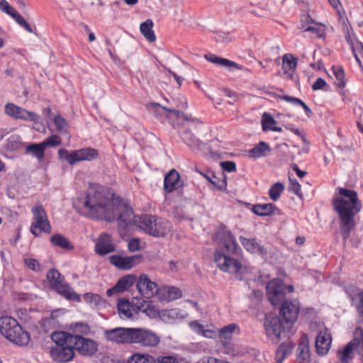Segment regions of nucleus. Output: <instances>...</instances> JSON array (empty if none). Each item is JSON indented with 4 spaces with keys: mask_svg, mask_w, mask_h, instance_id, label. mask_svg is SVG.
I'll return each mask as SVG.
<instances>
[{
    "mask_svg": "<svg viewBox=\"0 0 363 363\" xmlns=\"http://www.w3.org/2000/svg\"><path fill=\"white\" fill-rule=\"evenodd\" d=\"M286 128L301 138V140L303 143V147L302 148V151L305 153H308L309 152V149H310V143L307 140L305 133L303 131L300 130L299 129L294 128L291 125H286Z\"/></svg>",
    "mask_w": 363,
    "mask_h": 363,
    "instance_id": "a18cd8bd",
    "label": "nucleus"
},
{
    "mask_svg": "<svg viewBox=\"0 0 363 363\" xmlns=\"http://www.w3.org/2000/svg\"><path fill=\"white\" fill-rule=\"evenodd\" d=\"M50 242L52 245L65 250H71L74 246L65 236L60 234H55L50 238Z\"/></svg>",
    "mask_w": 363,
    "mask_h": 363,
    "instance_id": "4c0bfd02",
    "label": "nucleus"
},
{
    "mask_svg": "<svg viewBox=\"0 0 363 363\" xmlns=\"http://www.w3.org/2000/svg\"><path fill=\"white\" fill-rule=\"evenodd\" d=\"M136 277L134 274L125 275L118 280L116 289H118V291L123 292L133 286Z\"/></svg>",
    "mask_w": 363,
    "mask_h": 363,
    "instance_id": "e433bc0d",
    "label": "nucleus"
},
{
    "mask_svg": "<svg viewBox=\"0 0 363 363\" xmlns=\"http://www.w3.org/2000/svg\"><path fill=\"white\" fill-rule=\"evenodd\" d=\"M5 113L6 115L16 119L23 121H30L33 122H38L39 116L32 111H28L20 106L12 103H9L5 106Z\"/></svg>",
    "mask_w": 363,
    "mask_h": 363,
    "instance_id": "dca6fc26",
    "label": "nucleus"
},
{
    "mask_svg": "<svg viewBox=\"0 0 363 363\" xmlns=\"http://www.w3.org/2000/svg\"><path fill=\"white\" fill-rule=\"evenodd\" d=\"M266 290L267 298L273 306L279 304L284 298L285 286L281 279H274L270 281Z\"/></svg>",
    "mask_w": 363,
    "mask_h": 363,
    "instance_id": "4468645a",
    "label": "nucleus"
},
{
    "mask_svg": "<svg viewBox=\"0 0 363 363\" xmlns=\"http://www.w3.org/2000/svg\"><path fill=\"white\" fill-rule=\"evenodd\" d=\"M58 334H69L66 332H53L51 334V339L56 343V346L52 347L50 352V356L55 362L64 363L71 361L74 357L73 344H69L67 341L62 339L58 341L55 339V335Z\"/></svg>",
    "mask_w": 363,
    "mask_h": 363,
    "instance_id": "1a4fd4ad",
    "label": "nucleus"
},
{
    "mask_svg": "<svg viewBox=\"0 0 363 363\" xmlns=\"http://www.w3.org/2000/svg\"><path fill=\"white\" fill-rule=\"evenodd\" d=\"M118 311L123 319H133L135 311L133 306L126 299H119L118 302Z\"/></svg>",
    "mask_w": 363,
    "mask_h": 363,
    "instance_id": "c756f323",
    "label": "nucleus"
},
{
    "mask_svg": "<svg viewBox=\"0 0 363 363\" xmlns=\"http://www.w3.org/2000/svg\"><path fill=\"white\" fill-rule=\"evenodd\" d=\"M136 289L141 296L146 298H150L156 293L158 294L157 284L151 281L148 276L142 274L137 279Z\"/></svg>",
    "mask_w": 363,
    "mask_h": 363,
    "instance_id": "a211bd4d",
    "label": "nucleus"
},
{
    "mask_svg": "<svg viewBox=\"0 0 363 363\" xmlns=\"http://www.w3.org/2000/svg\"><path fill=\"white\" fill-rule=\"evenodd\" d=\"M354 351L363 357V328L357 327L354 332V338L337 352L339 362L350 363L354 358Z\"/></svg>",
    "mask_w": 363,
    "mask_h": 363,
    "instance_id": "0eeeda50",
    "label": "nucleus"
},
{
    "mask_svg": "<svg viewBox=\"0 0 363 363\" xmlns=\"http://www.w3.org/2000/svg\"><path fill=\"white\" fill-rule=\"evenodd\" d=\"M133 328L118 327L104 331V337L117 344H131Z\"/></svg>",
    "mask_w": 363,
    "mask_h": 363,
    "instance_id": "ddd939ff",
    "label": "nucleus"
},
{
    "mask_svg": "<svg viewBox=\"0 0 363 363\" xmlns=\"http://www.w3.org/2000/svg\"><path fill=\"white\" fill-rule=\"evenodd\" d=\"M300 310L299 303L297 300L285 301L280 309V317L286 322V328H291L298 318Z\"/></svg>",
    "mask_w": 363,
    "mask_h": 363,
    "instance_id": "f8f14e48",
    "label": "nucleus"
},
{
    "mask_svg": "<svg viewBox=\"0 0 363 363\" xmlns=\"http://www.w3.org/2000/svg\"><path fill=\"white\" fill-rule=\"evenodd\" d=\"M244 248L250 253H257L261 255H266L267 251L255 238L248 239L243 236L239 238Z\"/></svg>",
    "mask_w": 363,
    "mask_h": 363,
    "instance_id": "4be33fe9",
    "label": "nucleus"
},
{
    "mask_svg": "<svg viewBox=\"0 0 363 363\" xmlns=\"http://www.w3.org/2000/svg\"><path fill=\"white\" fill-rule=\"evenodd\" d=\"M143 260V257L141 255H135L130 257H122L121 255H112L109 257L110 263L116 268L122 270H129L140 264Z\"/></svg>",
    "mask_w": 363,
    "mask_h": 363,
    "instance_id": "2eb2a0df",
    "label": "nucleus"
},
{
    "mask_svg": "<svg viewBox=\"0 0 363 363\" xmlns=\"http://www.w3.org/2000/svg\"><path fill=\"white\" fill-rule=\"evenodd\" d=\"M0 334L17 346L26 347L30 342V333L23 330L17 320L10 315L0 317Z\"/></svg>",
    "mask_w": 363,
    "mask_h": 363,
    "instance_id": "20e7f679",
    "label": "nucleus"
},
{
    "mask_svg": "<svg viewBox=\"0 0 363 363\" xmlns=\"http://www.w3.org/2000/svg\"><path fill=\"white\" fill-rule=\"evenodd\" d=\"M327 85L326 82L322 78H318L312 85L313 90H319L323 89Z\"/></svg>",
    "mask_w": 363,
    "mask_h": 363,
    "instance_id": "e2e57ef3",
    "label": "nucleus"
},
{
    "mask_svg": "<svg viewBox=\"0 0 363 363\" xmlns=\"http://www.w3.org/2000/svg\"><path fill=\"white\" fill-rule=\"evenodd\" d=\"M73 331L76 335H87L90 332V328L86 323H76L72 325Z\"/></svg>",
    "mask_w": 363,
    "mask_h": 363,
    "instance_id": "864d4df0",
    "label": "nucleus"
},
{
    "mask_svg": "<svg viewBox=\"0 0 363 363\" xmlns=\"http://www.w3.org/2000/svg\"><path fill=\"white\" fill-rule=\"evenodd\" d=\"M331 341L332 337L329 330L326 328L323 330H320L318 333L315 340V348L317 352L322 356L326 354L330 347Z\"/></svg>",
    "mask_w": 363,
    "mask_h": 363,
    "instance_id": "aec40b11",
    "label": "nucleus"
},
{
    "mask_svg": "<svg viewBox=\"0 0 363 363\" xmlns=\"http://www.w3.org/2000/svg\"><path fill=\"white\" fill-rule=\"evenodd\" d=\"M74 206L82 214L93 219L111 222L117 218L119 225L123 228L132 223L137 225L135 220L140 217L135 216L131 208L116 204L99 187L89 188L86 196L79 199Z\"/></svg>",
    "mask_w": 363,
    "mask_h": 363,
    "instance_id": "f257e3e1",
    "label": "nucleus"
},
{
    "mask_svg": "<svg viewBox=\"0 0 363 363\" xmlns=\"http://www.w3.org/2000/svg\"><path fill=\"white\" fill-rule=\"evenodd\" d=\"M31 211L35 220L30 225L31 233L36 237L42 232L50 233L51 232V226L43 206H35L32 208Z\"/></svg>",
    "mask_w": 363,
    "mask_h": 363,
    "instance_id": "9b49d317",
    "label": "nucleus"
},
{
    "mask_svg": "<svg viewBox=\"0 0 363 363\" xmlns=\"http://www.w3.org/2000/svg\"><path fill=\"white\" fill-rule=\"evenodd\" d=\"M153 28V22L151 19H147L140 26V30L145 39L149 42H155L156 36L155 35Z\"/></svg>",
    "mask_w": 363,
    "mask_h": 363,
    "instance_id": "2f4dec72",
    "label": "nucleus"
},
{
    "mask_svg": "<svg viewBox=\"0 0 363 363\" xmlns=\"http://www.w3.org/2000/svg\"><path fill=\"white\" fill-rule=\"evenodd\" d=\"M290 184L289 191L297 195L299 198H302L301 188L300 184L296 179H289Z\"/></svg>",
    "mask_w": 363,
    "mask_h": 363,
    "instance_id": "6e6d98bb",
    "label": "nucleus"
},
{
    "mask_svg": "<svg viewBox=\"0 0 363 363\" xmlns=\"http://www.w3.org/2000/svg\"><path fill=\"white\" fill-rule=\"evenodd\" d=\"M281 99L284 100L286 102L291 103L294 105H299V106H302L306 116L308 118L312 116L313 112H312L311 109L305 104V102H303L301 99L296 98V97L287 96V95H284V96H281Z\"/></svg>",
    "mask_w": 363,
    "mask_h": 363,
    "instance_id": "37998d69",
    "label": "nucleus"
},
{
    "mask_svg": "<svg viewBox=\"0 0 363 363\" xmlns=\"http://www.w3.org/2000/svg\"><path fill=\"white\" fill-rule=\"evenodd\" d=\"M298 363H309L310 353L309 346L306 342H301L298 347Z\"/></svg>",
    "mask_w": 363,
    "mask_h": 363,
    "instance_id": "58836bf2",
    "label": "nucleus"
},
{
    "mask_svg": "<svg viewBox=\"0 0 363 363\" xmlns=\"http://www.w3.org/2000/svg\"><path fill=\"white\" fill-rule=\"evenodd\" d=\"M220 166L223 170L228 172H233L236 171V164L233 161H225L220 163Z\"/></svg>",
    "mask_w": 363,
    "mask_h": 363,
    "instance_id": "13d9d810",
    "label": "nucleus"
},
{
    "mask_svg": "<svg viewBox=\"0 0 363 363\" xmlns=\"http://www.w3.org/2000/svg\"><path fill=\"white\" fill-rule=\"evenodd\" d=\"M45 148L43 143H33L28 145L26 148V153L30 154L35 157L39 161H42L45 157Z\"/></svg>",
    "mask_w": 363,
    "mask_h": 363,
    "instance_id": "473e14b6",
    "label": "nucleus"
},
{
    "mask_svg": "<svg viewBox=\"0 0 363 363\" xmlns=\"http://www.w3.org/2000/svg\"><path fill=\"white\" fill-rule=\"evenodd\" d=\"M332 71L336 78L335 84L340 88H344L346 85V80L343 68L340 66H333Z\"/></svg>",
    "mask_w": 363,
    "mask_h": 363,
    "instance_id": "79ce46f5",
    "label": "nucleus"
},
{
    "mask_svg": "<svg viewBox=\"0 0 363 363\" xmlns=\"http://www.w3.org/2000/svg\"><path fill=\"white\" fill-rule=\"evenodd\" d=\"M220 240V249L215 252L214 260L217 267L222 271L229 273H238L242 268V264L233 255H238L241 249L236 242L235 237L228 230L218 233Z\"/></svg>",
    "mask_w": 363,
    "mask_h": 363,
    "instance_id": "7ed1b4c3",
    "label": "nucleus"
},
{
    "mask_svg": "<svg viewBox=\"0 0 363 363\" xmlns=\"http://www.w3.org/2000/svg\"><path fill=\"white\" fill-rule=\"evenodd\" d=\"M182 140L191 148H199L201 142L189 130H185L182 134Z\"/></svg>",
    "mask_w": 363,
    "mask_h": 363,
    "instance_id": "a19ab883",
    "label": "nucleus"
},
{
    "mask_svg": "<svg viewBox=\"0 0 363 363\" xmlns=\"http://www.w3.org/2000/svg\"><path fill=\"white\" fill-rule=\"evenodd\" d=\"M270 151V147L265 142H259L255 147L250 150L248 155L251 158L264 157L267 152Z\"/></svg>",
    "mask_w": 363,
    "mask_h": 363,
    "instance_id": "c9c22d12",
    "label": "nucleus"
},
{
    "mask_svg": "<svg viewBox=\"0 0 363 363\" xmlns=\"http://www.w3.org/2000/svg\"><path fill=\"white\" fill-rule=\"evenodd\" d=\"M164 315H167L170 320L183 319L186 314L179 308H171L164 311Z\"/></svg>",
    "mask_w": 363,
    "mask_h": 363,
    "instance_id": "3c124183",
    "label": "nucleus"
},
{
    "mask_svg": "<svg viewBox=\"0 0 363 363\" xmlns=\"http://www.w3.org/2000/svg\"><path fill=\"white\" fill-rule=\"evenodd\" d=\"M148 108L150 111H152L155 115H166L167 116V113H172L176 115V116L179 119H182L186 121H194L193 118H190L189 116L183 113L182 112H180L179 111H175L173 109H169L167 108L160 104L157 103H151Z\"/></svg>",
    "mask_w": 363,
    "mask_h": 363,
    "instance_id": "b1692460",
    "label": "nucleus"
},
{
    "mask_svg": "<svg viewBox=\"0 0 363 363\" xmlns=\"http://www.w3.org/2000/svg\"><path fill=\"white\" fill-rule=\"evenodd\" d=\"M130 363H156L152 356L148 354H133L130 357Z\"/></svg>",
    "mask_w": 363,
    "mask_h": 363,
    "instance_id": "de8ad7c7",
    "label": "nucleus"
},
{
    "mask_svg": "<svg viewBox=\"0 0 363 363\" xmlns=\"http://www.w3.org/2000/svg\"><path fill=\"white\" fill-rule=\"evenodd\" d=\"M297 66V58L292 54H286L282 57V69L286 78L291 79L296 72Z\"/></svg>",
    "mask_w": 363,
    "mask_h": 363,
    "instance_id": "a878e982",
    "label": "nucleus"
},
{
    "mask_svg": "<svg viewBox=\"0 0 363 363\" xmlns=\"http://www.w3.org/2000/svg\"><path fill=\"white\" fill-rule=\"evenodd\" d=\"M47 279L50 287L68 300L79 301V296L64 281V277L55 269L47 274Z\"/></svg>",
    "mask_w": 363,
    "mask_h": 363,
    "instance_id": "6e6552de",
    "label": "nucleus"
},
{
    "mask_svg": "<svg viewBox=\"0 0 363 363\" xmlns=\"http://www.w3.org/2000/svg\"><path fill=\"white\" fill-rule=\"evenodd\" d=\"M286 322L280 317H274L270 320H267L265 330L268 336H274L277 340H281V335L288 333L291 328H286Z\"/></svg>",
    "mask_w": 363,
    "mask_h": 363,
    "instance_id": "f3484780",
    "label": "nucleus"
},
{
    "mask_svg": "<svg viewBox=\"0 0 363 363\" xmlns=\"http://www.w3.org/2000/svg\"><path fill=\"white\" fill-rule=\"evenodd\" d=\"M55 337L58 341L63 339L67 343L73 344L74 349L84 356H91L98 350V344L96 341L84 338L80 335L58 334Z\"/></svg>",
    "mask_w": 363,
    "mask_h": 363,
    "instance_id": "423d86ee",
    "label": "nucleus"
},
{
    "mask_svg": "<svg viewBox=\"0 0 363 363\" xmlns=\"http://www.w3.org/2000/svg\"><path fill=\"white\" fill-rule=\"evenodd\" d=\"M45 148L48 147H56L62 143L61 138L57 135H52L42 142Z\"/></svg>",
    "mask_w": 363,
    "mask_h": 363,
    "instance_id": "5fc2aeb1",
    "label": "nucleus"
},
{
    "mask_svg": "<svg viewBox=\"0 0 363 363\" xmlns=\"http://www.w3.org/2000/svg\"><path fill=\"white\" fill-rule=\"evenodd\" d=\"M284 185L279 182L274 184L269 190V196L273 201H277L284 191Z\"/></svg>",
    "mask_w": 363,
    "mask_h": 363,
    "instance_id": "c03bdc74",
    "label": "nucleus"
},
{
    "mask_svg": "<svg viewBox=\"0 0 363 363\" xmlns=\"http://www.w3.org/2000/svg\"><path fill=\"white\" fill-rule=\"evenodd\" d=\"M218 359L212 357H206L201 359L198 363H218Z\"/></svg>",
    "mask_w": 363,
    "mask_h": 363,
    "instance_id": "774afa93",
    "label": "nucleus"
},
{
    "mask_svg": "<svg viewBox=\"0 0 363 363\" xmlns=\"http://www.w3.org/2000/svg\"><path fill=\"white\" fill-rule=\"evenodd\" d=\"M180 176L175 170H171L164 177V189L166 192L170 193L180 186Z\"/></svg>",
    "mask_w": 363,
    "mask_h": 363,
    "instance_id": "c85d7f7f",
    "label": "nucleus"
},
{
    "mask_svg": "<svg viewBox=\"0 0 363 363\" xmlns=\"http://www.w3.org/2000/svg\"><path fill=\"white\" fill-rule=\"evenodd\" d=\"M53 122L57 130L61 133H67L68 129V123L61 115H56L53 118Z\"/></svg>",
    "mask_w": 363,
    "mask_h": 363,
    "instance_id": "09e8293b",
    "label": "nucleus"
},
{
    "mask_svg": "<svg viewBox=\"0 0 363 363\" xmlns=\"http://www.w3.org/2000/svg\"><path fill=\"white\" fill-rule=\"evenodd\" d=\"M276 121L268 113H264L262 116V125L264 131L272 130L275 132H281V128L274 126Z\"/></svg>",
    "mask_w": 363,
    "mask_h": 363,
    "instance_id": "ea45409f",
    "label": "nucleus"
},
{
    "mask_svg": "<svg viewBox=\"0 0 363 363\" xmlns=\"http://www.w3.org/2000/svg\"><path fill=\"white\" fill-rule=\"evenodd\" d=\"M58 156L60 160H66L70 165L74 164V150L69 152L66 149H60Z\"/></svg>",
    "mask_w": 363,
    "mask_h": 363,
    "instance_id": "603ef678",
    "label": "nucleus"
},
{
    "mask_svg": "<svg viewBox=\"0 0 363 363\" xmlns=\"http://www.w3.org/2000/svg\"><path fill=\"white\" fill-rule=\"evenodd\" d=\"M135 220L141 230L155 238H164L172 229L169 220L152 215H142Z\"/></svg>",
    "mask_w": 363,
    "mask_h": 363,
    "instance_id": "39448f33",
    "label": "nucleus"
},
{
    "mask_svg": "<svg viewBox=\"0 0 363 363\" xmlns=\"http://www.w3.org/2000/svg\"><path fill=\"white\" fill-rule=\"evenodd\" d=\"M182 296V291L180 289L175 286H166L160 289L158 291V297L161 301H172L178 299Z\"/></svg>",
    "mask_w": 363,
    "mask_h": 363,
    "instance_id": "bb28decb",
    "label": "nucleus"
},
{
    "mask_svg": "<svg viewBox=\"0 0 363 363\" xmlns=\"http://www.w3.org/2000/svg\"><path fill=\"white\" fill-rule=\"evenodd\" d=\"M160 342V337L156 333L145 328H133L131 344L143 347H154Z\"/></svg>",
    "mask_w": 363,
    "mask_h": 363,
    "instance_id": "9d476101",
    "label": "nucleus"
},
{
    "mask_svg": "<svg viewBox=\"0 0 363 363\" xmlns=\"http://www.w3.org/2000/svg\"><path fill=\"white\" fill-rule=\"evenodd\" d=\"M210 182L219 190L225 189L227 186L225 175L223 172L220 174V177L213 174V179H210Z\"/></svg>",
    "mask_w": 363,
    "mask_h": 363,
    "instance_id": "8fccbe9b",
    "label": "nucleus"
},
{
    "mask_svg": "<svg viewBox=\"0 0 363 363\" xmlns=\"http://www.w3.org/2000/svg\"><path fill=\"white\" fill-rule=\"evenodd\" d=\"M340 196L334 197L333 206L339 218L340 230L344 241L355 228V216L362 209L357 193L351 189L339 187Z\"/></svg>",
    "mask_w": 363,
    "mask_h": 363,
    "instance_id": "f03ea898",
    "label": "nucleus"
},
{
    "mask_svg": "<svg viewBox=\"0 0 363 363\" xmlns=\"http://www.w3.org/2000/svg\"><path fill=\"white\" fill-rule=\"evenodd\" d=\"M293 345L290 342H284L278 347L275 354L274 363H282L285 357L291 353Z\"/></svg>",
    "mask_w": 363,
    "mask_h": 363,
    "instance_id": "72a5a7b5",
    "label": "nucleus"
},
{
    "mask_svg": "<svg viewBox=\"0 0 363 363\" xmlns=\"http://www.w3.org/2000/svg\"><path fill=\"white\" fill-rule=\"evenodd\" d=\"M204 58L208 62L215 64L218 66L227 68L228 69H240L241 66L228 59L219 57L216 55L209 53L204 55Z\"/></svg>",
    "mask_w": 363,
    "mask_h": 363,
    "instance_id": "393cba45",
    "label": "nucleus"
},
{
    "mask_svg": "<svg viewBox=\"0 0 363 363\" xmlns=\"http://www.w3.org/2000/svg\"><path fill=\"white\" fill-rule=\"evenodd\" d=\"M0 10L3 12L10 15L13 19L22 27H23L28 32L33 33V30L31 26L23 18V17L17 13L15 9L9 5L6 0H0Z\"/></svg>",
    "mask_w": 363,
    "mask_h": 363,
    "instance_id": "412c9836",
    "label": "nucleus"
},
{
    "mask_svg": "<svg viewBox=\"0 0 363 363\" xmlns=\"http://www.w3.org/2000/svg\"><path fill=\"white\" fill-rule=\"evenodd\" d=\"M115 251V245L110 235L101 234L95 245V252L100 256H104Z\"/></svg>",
    "mask_w": 363,
    "mask_h": 363,
    "instance_id": "6ab92c4d",
    "label": "nucleus"
},
{
    "mask_svg": "<svg viewBox=\"0 0 363 363\" xmlns=\"http://www.w3.org/2000/svg\"><path fill=\"white\" fill-rule=\"evenodd\" d=\"M252 212L259 216H268L273 215L279 208L273 203L256 204L252 207Z\"/></svg>",
    "mask_w": 363,
    "mask_h": 363,
    "instance_id": "7c9ffc66",
    "label": "nucleus"
},
{
    "mask_svg": "<svg viewBox=\"0 0 363 363\" xmlns=\"http://www.w3.org/2000/svg\"><path fill=\"white\" fill-rule=\"evenodd\" d=\"M238 328V325L235 323H230L226 326H224L219 331L220 338L224 340H230L233 333Z\"/></svg>",
    "mask_w": 363,
    "mask_h": 363,
    "instance_id": "49530a36",
    "label": "nucleus"
},
{
    "mask_svg": "<svg viewBox=\"0 0 363 363\" xmlns=\"http://www.w3.org/2000/svg\"><path fill=\"white\" fill-rule=\"evenodd\" d=\"M190 327L196 333L204 335L205 330L203 329V326L199 323L196 321L192 322L190 323Z\"/></svg>",
    "mask_w": 363,
    "mask_h": 363,
    "instance_id": "0e129e2a",
    "label": "nucleus"
},
{
    "mask_svg": "<svg viewBox=\"0 0 363 363\" xmlns=\"http://www.w3.org/2000/svg\"><path fill=\"white\" fill-rule=\"evenodd\" d=\"M128 250L130 252H135L140 249V240L137 238H133L129 240L128 242Z\"/></svg>",
    "mask_w": 363,
    "mask_h": 363,
    "instance_id": "680f3d73",
    "label": "nucleus"
},
{
    "mask_svg": "<svg viewBox=\"0 0 363 363\" xmlns=\"http://www.w3.org/2000/svg\"><path fill=\"white\" fill-rule=\"evenodd\" d=\"M135 303L138 311L145 313L149 318H155L159 314L158 308L151 301H145L141 298H135Z\"/></svg>",
    "mask_w": 363,
    "mask_h": 363,
    "instance_id": "5701e85b",
    "label": "nucleus"
},
{
    "mask_svg": "<svg viewBox=\"0 0 363 363\" xmlns=\"http://www.w3.org/2000/svg\"><path fill=\"white\" fill-rule=\"evenodd\" d=\"M304 31L313 32L315 33L319 38H324L325 35V28L323 25H320V27L318 28L308 26L304 30Z\"/></svg>",
    "mask_w": 363,
    "mask_h": 363,
    "instance_id": "4d7b16f0",
    "label": "nucleus"
},
{
    "mask_svg": "<svg viewBox=\"0 0 363 363\" xmlns=\"http://www.w3.org/2000/svg\"><path fill=\"white\" fill-rule=\"evenodd\" d=\"M25 264L29 269L33 271L40 270V264L36 259L32 258L26 259Z\"/></svg>",
    "mask_w": 363,
    "mask_h": 363,
    "instance_id": "bf43d9fd",
    "label": "nucleus"
},
{
    "mask_svg": "<svg viewBox=\"0 0 363 363\" xmlns=\"http://www.w3.org/2000/svg\"><path fill=\"white\" fill-rule=\"evenodd\" d=\"M358 297L359 299V303L357 306V310L359 313L363 314V291L358 293Z\"/></svg>",
    "mask_w": 363,
    "mask_h": 363,
    "instance_id": "338daca9",
    "label": "nucleus"
},
{
    "mask_svg": "<svg viewBox=\"0 0 363 363\" xmlns=\"http://www.w3.org/2000/svg\"><path fill=\"white\" fill-rule=\"evenodd\" d=\"M158 363H177L176 359L171 356L160 357L157 358Z\"/></svg>",
    "mask_w": 363,
    "mask_h": 363,
    "instance_id": "69168bd1",
    "label": "nucleus"
},
{
    "mask_svg": "<svg viewBox=\"0 0 363 363\" xmlns=\"http://www.w3.org/2000/svg\"><path fill=\"white\" fill-rule=\"evenodd\" d=\"M99 156V151L94 148L86 147L74 150V164L82 161H92Z\"/></svg>",
    "mask_w": 363,
    "mask_h": 363,
    "instance_id": "cd10ccee",
    "label": "nucleus"
},
{
    "mask_svg": "<svg viewBox=\"0 0 363 363\" xmlns=\"http://www.w3.org/2000/svg\"><path fill=\"white\" fill-rule=\"evenodd\" d=\"M352 52H353V55L354 56L355 60H357L358 64L359 65H361V61L358 57L357 52L363 55V45L362 43H357L355 48L354 46H352Z\"/></svg>",
    "mask_w": 363,
    "mask_h": 363,
    "instance_id": "052dcab7",
    "label": "nucleus"
},
{
    "mask_svg": "<svg viewBox=\"0 0 363 363\" xmlns=\"http://www.w3.org/2000/svg\"><path fill=\"white\" fill-rule=\"evenodd\" d=\"M84 301L92 307L101 308L106 305V301L99 294L86 293L84 295Z\"/></svg>",
    "mask_w": 363,
    "mask_h": 363,
    "instance_id": "f704fd0d",
    "label": "nucleus"
}]
</instances>
